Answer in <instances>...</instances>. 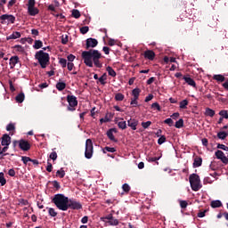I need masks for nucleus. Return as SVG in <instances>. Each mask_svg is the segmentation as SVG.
I'll use <instances>...</instances> for the list:
<instances>
[{
	"label": "nucleus",
	"mask_w": 228,
	"mask_h": 228,
	"mask_svg": "<svg viewBox=\"0 0 228 228\" xmlns=\"http://www.w3.org/2000/svg\"><path fill=\"white\" fill-rule=\"evenodd\" d=\"M101 58H102V54L100 53L98 50L91 49L82 52V60H84V63L86 67L92 68L95 65L97 69H102Z\"/></svg>",
	"instance_id": "f257e3e1"
},
{
	"label": "nucleus",
	"mask_w": 228,
	"mask_h": 228,
	"mask_svg": "<svg viewBox=\"0 0 228 228\" xmlns=\"http://www.w3.org/2000/svg\"><path fill=\"white\" fill-rule=\"evenodd\" d=\"M52 202L61 211H67L69 209V197L63 194H55L52 199Z\"/></svg>",
	"instance_id": "f03ea898"
},
{
	"label": "nucleus",
	"mask_w": 228,
	"mask_h": 228,
	"mask_svg": "<svg viewBox=\"0 0 228 228\" xmlns=\"http://www.w3.org/2000/svg\"><path fill=\"white\" fill-rule=\"evenodd\" d=\"M35 59L37 60L41 69H46L49 65L51 57L49 56V53L44 52V50H40L36 53Z\"/></svg>",
	"instance_id": "7ed1b4c3"
},
{
	"label": "nucleus",
	"mask_w": 228,
	"mask_h": 228,
	"mask_svg": "<svg viewBox=\"0 0 228 228\" xmlns=\"http://www.w3.org/2000/svg\"><path fill=\"white\" fill-rule=\"evenodd\" d=\"M189 183L193 191H199V190L202 188V184H200V176H199L197 174H191L190 175Z\"/></svg>",
	"instance_id": "20e7f679"
},
{
	"label": "nucleus",
	"mask_w": 228,
	"mask_h": 228,
	"mask_svg": "<svg viewBox=\"0 0 228 228\" xmlns=\"http://www.w3.org/2000/svg\"><path fill=\"white\" fill-rule=\"evenodd\" d=\"M93 156H94V142H92V139H87L86 141L85 158H86V159H92Z\"/></svg>",
	"instance_id": "39448f33"
},
{
	"label": "nucleus",
	"mask_w": 228,
	"mask_h": 228,
	"mask_svg": "<svg viewBox=\"0 0 228 228\" xmlns=\"http://www.w3.org/2000/svg\"><path fill=\"white\" fill-rule=\"evenodd\" d=\"M67 101L69 102L68 111H76V106H77V98L74 95L68 94Z\"/></svg>",
	"instance_id": "423d86ee"
},
{
	"label": "nucleus",
	"mask_w": 228,
	"mask_h": 228,
	"mask_svg": "<svg viewBox=\"0 0 228 228\" xmlns=\"http://www.w3.org/2000/svg\"><path fill=\"white\" fill-rule=\"evenodd\" d=\"M1 24H6V20L8 24H15V16L12 14H3L0 16Z\"/></svg>",
	"instance_id": "0eeeda50"
},
{
	"label": "nucleus",
	"mask_w": 228,
	"mask_h": 228,
	"mask_svg": "<svg viewBox=\"0 0 228 228\" xmlns=\"http://www.w3.org/2000/svg\"><path fill=\"white\" fill-rule=\"evenodd\" d=\"M68 209H83V205L79 201L74 200H69L68 201Z\"/></svg>",
	"instance_id": "6e6552de"
},
{
	"label": "nucleus",
	"mask_w": 228,
	"mask_h": 228,
	"mask_svg": "<svg viewBox=\"0 0 228 228\" xmlns=\"http://www.w3.org/2000/svg\"><path fill=\"white\" fill-rule=\"evenodd\" d=\"M99 44V41L97 39L89 37L86 40V49L88 51V49H94V47H97Z\"/></svg>",
	"instance_id": "1a4fd4ad"
},
{
	"label": "nucleus",
	"mask_w": 228,
	"mask_h": 228,
	"mask_svg": "<svg viewBox=\"0 0 228 228\" xmlns=\"http://www.w3.org/2000/svg\"><path fill=\"white\" fill-rule=\"evenodd\" d=\"M19 147L21 151L26 152V151H29V149H31V144L27 140L20 139L19 141Z\"/></svg>",
	"instance_id": "9d476101"
},
{
	"label": "nucleus",
	"mask_w": 228,
	"mask_h": 228,
	"mask_svg": "<svg viewBox=\"0 0 228 228\" xmlns=\"http://www.w3.org/2000/svg\"><path fill=\"white\" fill-rule=\"evenodd\" d=\"M215 156L216 157L217 159H220L222 163H224V165H228V159L227 157H225V154L224 153V151L217 150L215 152Z\"/></svg>",
	"instance_id": "9b49d317"
},
{
	"label": "nucleus",
	"mask_w": 228,
	"mask_h": 228,
	"mask_svg": "<svg viewBox=\"0 0 228 228\" xmlns=\"http://www.w3.org/2000/svg\"><path fill=\"white\" fill-rule=\"evenodd\" d=\"M145 60H150V61H154V58H156V53L152 50H146L143 53Z\"/></svg>",
	"instance_id": "f8f14e48"
},
{
	"label": "nucleus",
	"mask_w": 228,
	"mask_h": 228,
	"mask_svg": "<svg viewBox=\"0 0 228 228\" xmlns=\"http://www.w3.org/2000/svg\"><path fill=\"white\" fill-rule=\"evenodd\" d=\"M113 133H117V128H110L107 131V136L109 138V140H110V142H115V143H117V142H118V140H117L115 138V135H113Z\"/></svg>",
	"instance_id": "ddd939ff"
},
{
	"label": "nucleus",
	"mask_w": 228,
	"mask_h": 228,
	"mask_svg": "<svg viewBox=\"0 0 228 228\" xmlns=\"http://www.w3.org/2000/svg\"><path fill=\"white\" fill-rule=\"evenodd\" d=\"M128 127H131L133 131H136V126H138V120L134 118H130L127 120Z\"/></svg>",
	"instance_id": "4468645a"
},
{
	"label": "nucleus",
	"mask_w": 228,
	"mask_h": 228,
	"mask_svg": "<svg viewBox=\"0 0 228 228\" xmlns=\"http://www.w3.org/2000/svg\"><path fill=\"white\" fill-rule=\"evenodd\" d=\"M12 143V137L9 134H5L2 136L1 145H10Z\"/></svg>",
	"instance_id": "2eb2a0df"
},
{
	"label": "nucleus",
	"mask_w": 228,
	"mask_h": 228,
	"mask_svg": "<svg viewBox=\"0 0 228 228\" xmlns=\"http://www.w3.org/2000/svg\"><path fill=\"white\" fill-rule=\"evenodd\" d=\"M9 64L11 69H14L15 66L17 65V63H19L20 60H19V56L15 55V56H12L9 60Z\"/></svg>",
	"instance_id": "dca6fc26"
},
{
	"label": "nucleus",
	"mask_w": 228,
	"mask_h": 228,
	"mask_svg": "<svg viewBox=\"0 0 228 228\" xmlns=\"http://www.w3.org/2000/svg\"><path fill=\"white\" fill-rule=\"evenodd\" d=\"M193 168H199V167H202V159L199 156L194 158V162L192 164Z\"/></svg>",
	"instance_id": "f3484780"
},
{
	"label": "nucleus",
	"mask_w": 228,
	"mask_h": 228,
	"mask_svg": "<svg viewBox=\"0 0 228 228\" xmlns=\"http://www.w3.org/2000/svg\"><path fill=\"white\" fill-rule=\"evenodd\" d=\"M28 13L31 17H35L36 15H38V13H40V10H38V8L37 7H30L28 9Z\"/></svg>",
	"instance_id": "a211bd4d"
},
{
	"label": "nucleus",
	"mask_w": 228,
	"mask_h": 228,
	"mask_svg": "<svg viewBox=\"0 0 228 228\" xmlns=\"http://www.w3.org/2000/svg\"><path fill=\"white\" fill-rule=\"evenodd\" d=\"M183 80L185 81V83H187V85H189L190 86H193V88L197 87V83H195V80H193V78L190 77H183Z\"/></svg>",
	"instance_id": "6ab92c4d"
},
{
	"label": "nucleus",
	"mask_w": 228,
	"mask_h": 228,
	"mask_svg": "<svg viewBox=\"0 0 228 228\" xmlns=\"http://www.w3.org/2000/svg\"><path fill=\"white\" fill-rule=\"evenodd\" d=\"M20 32L14 31L12 34L6 37V40H17V38H20Z\"/></svg>",
	"instance_id": "aec40b11"
},
{
	"label": "nucleus",
	"mask_w": 228,
	"mask_h": 228,
	"mask_svg": "<svg viewBox=\"0 0 228 228\" xmlns=\"http://www.w3.org/2000/svg\"><path fill=\"white\" fill-rule=\"evenodd\" d=\"M56 88L59 90V92H63V90L67 88V84H65V82H58L56 84Z\"/></svg>",
	"instance_id": "412c9836"
},
{
	"label": "nucleus",
	"mask_w": 228,
	"mask_h": 228,
	"mask_svg": "<svg viewBox=\"0 0 228 228\" xmlns=\"http://www.w3.org/2000/svg\"><path fill=\"white\" fill-rule=\"evenodd\" d=\"M106 70H107L109 76H111V77H117V72L115 71V69H113V68H111V66H108L106 68Z\"/></svg>",
	"instance_id": "4be33fe9"
},
{
	"label": "nucleus",
	"mask_w": 228,
	"mask_h": 228,
	"mask_svg": "<svg viewBox=\"0 0 228 228\" xmlns=\"http://www.w3.org/2000/svg\"><path fill=\"white\" fill-rule=\"evenodd\" d=\"M211 208H222V201L220 200H213L210 203Z\"/></svg>",
	"instance_id": "5701e85b"
},
{
	"label": "nucleus",
	"mask_w": 228,
	"mask_h": 228,
	"mask_svg": "<svg viewBox=\"0 0 228 228\" xmlns=\"http://www.w3.org/2000/svg\"><path fill=\"white\" fill-rule=\"evenodd\" d=\"M106 79H108V74H106V73H103L102 75V77H100L99 78H98V81H99V83H101V85H106Z\"/></svg>",
	"instance_id": "b1692460"
},
{
	"label": "nucleus",
	"mask_w": 228,
	"mask_h": 228,
	"mask_svg": "<svg viewBox=\"0 0 228 228\" xmlns=\"http://www.w3.org/2000/svg\"><path fill=\"white\" fill-rule=\"evenodd\" d=\"M113 218V214H109L108 216H102L100 218L101 222H104L105 224H108Z\"/></svg>",
	"instance_id": "393cba45"
},
{
	"label": "nucleus",
	"mask_w": 228,
	"mask_h": 228,
	"mask_svg": "<svg viewBox=\"0 0 228 228\" xmlns=\"http://www.w3.org/2000/svg\"><path fill=\"white\" fill-rule=\"evenodd\" d=\"M16 101L18 102L22 103L24 102V99H26V96L24 95V93H20L16 97H15Z\"/></svg>",
	"instance_id": "a878e982"
},
{
	"label": "nucleus",
	"mask_w": 228,
	"mask_h": 228,
	"mask_svg": "<svg viewBox=\"0 0 228 228\" xmlns=\"http://www.w3.org/2000/svg\"><path fill=\"white\" fill-rule=\"evenodd\" d=\"M213 79L219 81L220 83H224V81L227 80L224 75H214Z\"/></svg>",
	"instance_id": "bb28decb"
},
{
	"label": "nucleus",
	"mask_w": 228,
	"mask_h": 228,
	"mask_svg": "<svg viewBox=\"0 0 228 228\" xmlns=\"http://www.w3.org/2000/svg\"><path fill=\"white\" fill-rule=\"evenodd\" d=\"M161 159V157H149L147 159V161H149V163H154L156 162L157 165H159V159Z\"/></svg>",
	"instance_id": "cd10ccee"
},
{
	"label": "nucleus",
	"mask_w": 228,
	"mask_h": 228,
	"mask_svg": "<svg viewBox=\"0 0 228 228\" xmlns=\"http://www.w3.org/2000/svg\"><path fill=\"white\" fill-rule=\"evenodd\" d=\"M205 115H206V117L213 118V116L215 115V110L213 109H210V108H206Z\"/></svg>",
	"instance_id": "c85d7f7f"
},
{
	"label": "nucleus",
	"mask_w": 228,
	"mask_h": 228,
	"mask_svg": "<svg viewBox=\"0 0 228 228\" xmlns=\"http://www.w3.org/2000/svg\"><path fill=\"white\" fill-rule=\"evenodd\" d=\"M56 177H60V179H63V177H65V170L63 167H61L60 170H57Z\"/></svg>",
	"instance_id": "c756f323"
},
{
	"label": "nucleus",
	"mask_w": 228,
	"mask_h": 228,
	"mask_svg": "<svg viewBox=\"0 0 228 228\" xmlns=\"http://www.w3.org/2000/svg\"><path fill=\"white\" fill-rule=\"evenodd\" d=\"M175 126L176 129H181V127H184V120L183 118H180L178 121L175 122Z\"/></svg>",
	"instance_id": "7c9ffc66"
},
{
	"label": "nucleus",
	"mask_w": 228,
	"mask_h": 228,
	"mask_svg": "<svg viewBox=\"0 0 228 228\" xmlns=\"http://www.w3.org/2000/svg\"><path fill=\"white\" fill-rule=\"evenodd\" d=\"M43 45H44V43L42 41L36 40L33 47H34V49H42Z\"/></svg>",
	"instance_id": "2f4dec72"
},
{
	"label": "nucleus",
	"mask_w": 228,
	"mask_h": 228,
	"mask_svg": "<svg viewBox=\"0 0 228 228\" xmlns=\"http://www.w3.org/2000/svg\"><path fill=\"white\" fill-rule=\"evenodd\" d=\"M188 104H189L188 100H183L182 102H180V109L181 110H187Z\"/></svg>",
	"instance_id": "473e14b6"
},
{
	"label": "nucleus",
	"mask_w": 228,
	"mask_h": 228,
	"mask_svg": "<svg viewBox=\"0 0 228 228\" xmlns=\"http://www.w3.org/2000/svg\"><path fill=\"white\" fill-rule=\"evenodd\" d=\"M61 40L63 45H67V44H69V35H62Z\"/></svg>",
	"instance_id": "72a5a7b5"
},
{
	"label": "nucleus",
	"mask_w": 228,
	"mask_h": 228,
	"mask_svg": "<svg viewBox=\"0 0 228 228\" xmlns=\"http://www.w3.org/2000/svg\"><path fill=\"white\" fill-rule=\"evenodd\" d=\"M217 138H219V140H225L227 138L226 132L221 131L217 133Z\"/></svg>",
	"instance_id": "f704fd0d"
},
{
	"label": "nucleus",
	"mask_w": 228,
	"mask_h": 228,
	"mask_svg": "<svg viewBox=\"0 0 228 228\" xmlns=\"http://www.w3.org/2000/svg\"><path fill=\"white\" fill-rule=\"evenodd\" d=\"M106 152H117V149L106 146L103 148V154H106Z\"/></svg>",
	"instance_id": "c9c22d12"
},
{
	"label": "nucleus",
	"mask_w": 228,
	"mask_h": 228,
	"mask_svg": "<svg viewBox=\"0 0 228 228\" xmlns=\"http://www.w3.org/2000/svg\"><path fill=\"white\" fill-rule=\"evenodd\" d=\"M118 127H119V129H127V123H126V121H119L118 123Z\"/></svg>",
	"instance_id": "e433bc0d"
},
{
	"label": "nucleus",
	"mask_w": 228,
	"mask_h": 228,
	"mask_svg": "<svg viewBox=\"0 0 228 228\" xmlns=\"http://www.w3.org/2000/svg\"><path fill=\"white\" fill-rule=\"evenodd\" d=\"M13 49H15L17 51V53H24V46L20 45H16L13 46Z\"/></svg>",
	"instance_id": "4c0bfd02"
},
{
	"label": "nucleus",
	"mask_w": 228,
	"mask_h": 228,
	"mask_svg": "<svg viewBox=\"0 0 228 228\" xmlns=\"http://www.w3.org/2000/svg\"><path fill=\"white\" fill-rule=\"evenodd\" d=\"M72 17H74L75 19H79V17H81V12H79V10L74 9L72 11Z\"/></svg>",
	"instance_id": "58836bf2"
},
{
	"label": "nucleus",
	"mask_w": 228,
	"mask_h": 228,
	"mask_svg": "<svg viewBox=\"0 0 228 228\" xmlns=\"http://www.w3.org/2000/svg\"><path fill=\"white\" fill-rule=\"evenodd\" d=\"M142 92V90H140V88H134L132 91V95L133 97H140V93Z\"/></svg>",
	"instance_id": "ea45409f"
},
{
	"label": "nucleus",
	"mask_w": 228,
	"mask_h": 228,
	"mask_svg": "<svg viewBox=\"0 0 228 228\" xmlns=\"http://www.w3.org/2000/svg\"><path fill=\"white\" fill-rule=\"evenodd\" d=\"M107 224H109L110 225H118V219H116L112 216V218L110 221H108Z\"/></svg>",
	"instance_id": "a19ab883"
},
{
	"label": "nucleus",
	"mask_w": 228,
	"mask_h": 228,
	"mask_svg": "<svg viewBox=\"0 0 228 228\" xmlns=\"http://www.w3.org/2000/svg\"><path fill=\"white\" fill-rule=\"evenodd\" d=\"M88 31H90V28L88 26H84L80 28V33L82 35H86V33H88Z\"/></svg>",
	"instance_id": "79ce46f5"
},
{
	"label": "nucleus",
	"mask_w": 228,
	"mask_h": 228,
	"mask_svg": "<svg viewBox=\"0 0 228 228\" xmlns=\"http://www.w3.org/2000/svg\"><path fill=\"white\" fill-rule=\"evenodd\" d=\"M141 126L142 127H143V129H149V127L152 126V122L151 121L142 122Z\"/></svg>",
	"instance_id": "37998d69"
},
{
	"label": "nucleus",
	"mask_w": 228,
	"mask_h": 228,
	"mask_svg": "<svg viewBox=\"0 0 228 228\" xmlns=\"http://www.w3.org/2000/svg\"><path fill=\"white\" fill-rule=\"evenodd\" d=\"M48 213H49L50 216H53V217L58 216V212H56V210H54V208H48Z\"/></svg>",
	"instance_id": "c03bdc74"
},
{
	"label": "nucleus",
	"mask_w": 228,
	"mask_h": 228,
	"mask_svg": "<svg viewBox=\"0 0 228 228\" xmlns=\"http://www.w3.org/2000/svg\"><path fill=\"white\" fill-rule=\"evenodd\" d=\"M122 190L123 191H125V193H128L129 191H131V186H129V184L127 183H124L122 185Z\"/></svg>",
	"instance_id": "a18cd8bd"
},
{
	"label": "nucleus",
	"mask_w": 228,
	"mask_h": 228,
	"mask_svg": "<svg viewBox=\"0 0 228 228\" xmlns=\"http://www.w3.org/2000/svg\"><path fill=\"white\" fill-rule=\"evenodd\" d=\"M0 184L4 186L6 184V179L4 178V173H0Z\"/></svg>",
	"instance_id": "49530a36"
},
{
	"label": "nucleus",
	"mask_w": 228,
	"mask_h": 228,
	"mask_svg": "<svg viewBox=\"0 0 228 228\" xmlns=\"http://www.w3.org/2000/svg\"><path fill=\"white\" fill-rule=\"evenodd\" d=\"M219 115H220L221 118H225L227 120V118H228V111L227 110H222L219 112Z\"/></svg>",
	"instance_id": "de8ad7c7"
},
{
	"label": "nucleus",
	"mask_w": 228,
	"mask_h": 228,
	"mask_svg": "<svg viewBox=\"0 0 228 228\" xmlns=\"http://www.w3.org/2000/svg\"><path fill=\"white\" fill-rule=\"evenodd\" d=\"M125 96L122 94V93H118L115 95V101H124Z\"/></svg>",
	"instance_id": "09e8293b"
},
{
	"label": "nucleus",
	"mask_w": 228,
	"mask_h": 228,
	"mask_svg": "<svg viewBox=\"0 0 228 228\" xmlns=\"http://www.w3.org/2000/svg\"><path fill=\"white\" fill-rule=\"evenodd\" d=\"M165 142H167V137L165 135H161L158 140L159 145H163Z\"/></svg>",
	"instance_id": "8fccbe9b"
},
{
	"label": "nucleus",
	"mask_w": 228,
	"mask_h": 228,
	"mask_svg": "<svg viewBox=\"0 0 228 228\" xmlns=\"http://www.w3.org/2000/svg\"><path fill=\"white\" fill-rule=\"evenodd\" d=\"M164 124H167L169 127H172L174 126V120L170 118L164 120Z\"/></svg>",
	"instance_id": "3c124183"
},
{
	"label": "nucleus",
	"mask_w": 228,
	"mask_h": 228,
	"mask_svg": "<svg viewBox=\"0 0 228 228\" xmlns=\"http://www.w3.org/2000/svg\"><path fill=\"white\" fill-rule=\"evenodd\" d=\"M21 161H23L24 165H28V163H29V161L31 162V158L26 157V156H22L21 157Z\"/></svg>",
	"instance_id": "603ef678"
},
{
	"label": "nucleus",
	"mask_w": 228,
	"mask_h": 228,
	"mask_svg": "<svg viewBox=\"0 0 228 228\" xmlns=\"http://www.w3.org/2000/svg\"><path fill=\"white\" fill-rule=\"evenodd\" d=\"M35 4H37V2L35 0H28V4H27L28 10L29 8H34Z\"/></svg>",
	"instance_id": "864d4df0"
},
{
	"label": "nucleus",
	"mask_w": 228,
	"mask_h": 228,
	"mask_svg": "<svg viewBox=\"0 0 228 228\" xmlns=\"http://www.w3.org/2000/svg\"><path fill=\"white\" fill-rule=\"evenodd\" d=\"M52 184L53 188H55L57 191L60 190V188H61V185H60V183L56 180L53 181Z\"/></svg>",
	"instance_id": "5fc2aeb1"
},
{
	"label": "nucleus",
	"mask_w": 228,
	"mask_h": 228,
	"mask_svg": "<svg viewBox=\"0 0 228 228\" xmlns=\"http://www.w3.org/2000/svg\"><path fill=\"white\" fill-rule=\"evenodd\" d=\"M180 207L182 209H186V208H188V201L180 200Z\"/></svg>",
	"instance_id": "6e6d98bb"
},
{
	"label": "nucleus",
	"mask_w": 228,
	"mask_h": 228,
	"mask_svg": "<svg viewBox=\"0 0 228 228\" xmlns=\"http://www.w3.org/2000/svg\"><path fill=\"white\" fill-rule=\"evenodd\" d=\"M6 131H15V124L10 123L7 125Z\"/></svg>",
	"instance_id": "4d7b16f0"
},
{
	"label": "nucleus",
	"mask_w": 228,
	"mask_h": 228,
	"mask_svg": "<svg viewBox=\"0 0 228 228\" xmlns=\"http://www.w3.org/2000/svg\"><path fill=\"white\" fill-rule=\"evenodd\" d=\"M50 159H53V161H56L58 159V153L56 151H53L50 154Z\"/></svg>",
	"instance_id": "13d9d810"
},
{
	"label": "nucleus",
	"mask_w": 228,
	"mask_h": 228,
	"mask_svg": "<svg viewBox=\"0 0 228 228\" xmlns=\"http://www.w3.org/2000/svg\"><path fill=\"white\" fill-rule=\"evenodd\" d=\"M59 63L61 65L62 69H65L67 67V60L64 58H61L59 61Z\"/></svg>",
	"instance_id": "bf43d9fd"
},
{
	"label": "nucleus",
	"mask_w": 228,
	"mask_h": 228,
	"mask_svg": "<svg viewBox=\"0 0 228 228\" xmlns=\"http://www.w3.org/2000/svg\"><path fill=\"white\" fill-rule=\"evenodd\" d=\"M151 108H155L158 111H161V106H159V103L158 102L152 103Z\"/></svg>",
	"instance_id": "052dcab7"
},
{
	"label": "nucleus",
	"mask_w": 228,
	"mask_h": 228,
	"mask_svg": "<svg viewBox=\"0 0 228 228\" xmlns=\"http://www.w3.org/2000/svg\"><path fill=\"white\" fill-rule=\"evenodd\" d=\"M217 149H221L222 151H226L228 152V147L225 144H217Z\"/></svg>",
	"instance_id": "680f3d73"
},
{
	"label": "nucleus",
	"mask_w": 228,
	"mask_h": 228,
	"mask_svg": "<svg viewBox=\"0 0 228 228\" xmlns=\"http://www.w3.org/2000/svg\"><path fill=\"white\" fill-rule=\"evenodd\" d=\"M31 35H33V37L35 38V37H38V35H40V32H38V29H37V28H32Z\"/></svg>",
	"instance_id": "e2e57ef3"
},
{
	"label": "nucleus",
	"mask_w": 228,
	"mask_h": 228,
	"mask_svg": "<svg viewBox=\"0 0 228 228\" xmlns=\"http://www.w3.org/2000/svg\"><path fill=\"white\" fill-rule=\"evenodd\" d=\"M46 171L53 172V164H51L49 161L47 162Z\"/></svg>",
	"instance_id": "0e129e2a"
},
{
	"label": "nucleus",
	"mask_w": 228,
	"mask_h": 228,
	"mask_svg": "<svg viewBox=\"0 0 228 228\" xmlns=\"http://www.w3.org/2000/svg\"><path fill=\"white\" fill-rule=\"evenodd\" d=\"M8 175H10L11 177H15V169L13 168L9 169Z\"/></svg>",
	"instance_id": "69168bd1"
},
{
	"label": "nucleus",
	"mask_w": 228,
	"mask_h": 228,
	"mask_svg": "<svg viewBox=\"0 0 228 228\" xmlns=\"http://www.w3.org/2000/svg\"><path fill=\"white\" fill-rule=\"evenodd\" d=\"M66 67L68 68V70H72V69H74V63H72V62H68L67 64H66Z\"/></svg>",
	"instance_id": "338daca9"
},
{
	"label": "nucleus",
	"mask_w": 228,
	"mask_h": 228,
	"mask_svg": "<svg viewBox=\"0 0 228 228\" xmlns=\"http://www.w3.org/2000/svg\"><path fill=\"white\" fill-rule=\"evenodd\" d=\"M222 86L228 92V78H226L225 82L222 84Z\"/></svg>",
	"instance_id": "774afa93"
}]
</instances>
